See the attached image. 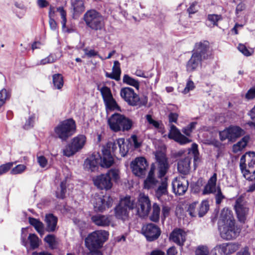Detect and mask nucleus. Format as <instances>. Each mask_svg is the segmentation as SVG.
I'll list each match as a JSON object with an SVG mask.
<instances>
[{"label": "nucleus", "mask_w": 255, "mask_h": 255, "mask_svg": "<svg viewBox=\"0 0 255 255\" xmlns=\"http://www.w3.org/2000/svg\"><path fill=\"white\" fill-rule=\"evenodd\" d=\"M218 224L221 237L223 239L230 240L239 236L240 230L235 226L233 214L228 208L222 210Z\"/></svg>", "instance_id": "f257e3e1"}, {"label": "nucleus", "mask_w": 255, "mask_h": 255, "mask_svg": "<svg viewBox=\"0 0 255 255\" xmlns=\"http://www.w3.org/2000/svg\"><path fill=\"white\" fill-rule=\"evenodd\" d=\"M109 233L104 230H98L92 232L85 239V245L91 251L92 255H102L97 250L101 248L105 242L108 239Z\"/></svg>", "instance_id": "f03ea898"}, {"label": "nucleus", "mask_w": 255, "mask_h": 255, "mask_svg": "<svg viewBox=\"0 0 255 255\" xmlns=\"http://www.w3.org/2000/svg\"><path fill=\"white\" fill-rule=\"evenodd\" d=\"M120 95L129 106L135 107L136 109H143L147 107L148 98L145 95L139 96L134 92L130 87H125L121 89Z\"/></svg>", "instance_id": "7ed1b4c3"}, {"label": "nucleus", "mask_w": 255, "mask_h": 255, "mask_svg": "<svg viewBox=\"0 0 255 255\" xmlns=\"http://www.w3.org/2000/svg\"><path fill=\"white\" fill-rule=\"evenodd\" d=\"M240 167L246 179L253 180L255 179V152H248L242 155Z\"/></svg>", "instance_id": "20e7f679"}, {"label": "nucleus", "mask_w": 255, "mask_h": 255, "mask_svg": "<svg viewBox=\"0 0 255 255\" xmlns=\"http://www.w3.org/2000/svg\"><path fill=\"white\" fill-rule=\"evenodd\" d=\"M83 19L86 26L92 30L100 31L105 27L104 16L100 12L94 9L88 10L84 14Z\"/></svg>", "instance_id": "39448f33"}, {"label": "nucleus", "mask_w": 255, "mask_h": 255, "mask_svg": "<svg viewBox=\"0 0 255 255\" xmlns=\"http://www.w3.org/2000/svg\"><path fill=\"white\" fill-rule=\"evenodd\" d=\"M75 122L69 119L60 122L54 128L56 136L62 141H66L76 131Z\"/></svg>", "instance_id": "423d86ee"}, {"label": "nucleus", "mask_w": 255, "mask_h": 255, "mask_svg": "<svg viewBox=\"0 0 255 255\" xmlns=\"http://www.w3.org/2000/svg\"><path fill=\"white\" fill-rule=\"evenodd\" d=\"M108 122L110 128L115 132L128 130L132 126L131 121L118 113H115L109 118Z\"/></svg>", "instance_id": "0eeeda50"}, {"label": "nucleus", "mask_w": 255, "mask_h": 255, "mask_svg": "<svg viewBox=\"0 0 255 255\" xmlns=\"http://www.w3.org/2000/svg\"><path fill=\"white\" fill-rule=\"evenodd\" d=\"M91 202L95 211L103 212L112 206L113 199L102 193H96L92 195Z\"/></svg>", "instance_id": "6e6552de"}, {"label": "nucleus", "mask_w": 255, "mask_h": 255, "mask_svg": "<svg viewBox=\"0 0 255 255\" xmlns=\"http://www.w3.org/2000/svg\"><path fill=\"white\" fill-rule=\"evenodd\" d=\"M86 143V137L83 134H79L73 138L70 144L63 150V154L70 157L81 150Z\"/></svg>", "instance_id": "1a4fd4ad"}, {"label": "nucleus", "mask_w": 255, "mask_h": 255, "mask_svg": "<svg viewBox=\"0 0 255 255\" xmlns=\"http://www.w3.org/2000/svg\"><path fill=\"white\" fill-rule=\"evenodd\" d=\"M188 155L180 160L178 163V170L179 172L187 174L190 169V163L192 157L195 160L198 154V145L193 143L191 148L188 149Z\"/></svg>", "instance_id": "9d476101"}, {"label": "nucleus", "mask_w": 255, "mask_h": 255, "mask_svg": "<svg viewBox=\"0 0 255 255\" xmlns=\"http://www.w3.org/2000/svg\"><path fill=\"white\" fill-rule=\"evenodd\" d=\"M134 206V203L130 197L122 199L115 209L116 217L118 219L125 220L128 217V211L132 209Z\"/></svg>", "instance_id": "9b49d317"}, {"label": "nucleus", "mask_w": 255, "mask_h": 255, "mask_svg": "<svg viewBox=\"0 0 255 255\" xmlns=\"http://www.w3.org/2000/svg\"><path fill=\"white\" fill-rule=\"evenodd\" d=\"M117 140L114 142H110L107 147L102 149V157H101V166L103 167L109 168L114 163V159L111 154V151L114 153L118 148L116 144Z\"/></svg>", "instance_id": "f8f14e48"}, {"label": "nucleus", "mask_w": 255, "mask_h": 255, "mask_svg": "<svg viewBox=\"0 0 255 255\" xmlns=\"http://www.w3.org/2000/svg\"><path fill=\"white\" fill-rule=\"evenodd\" d=\"M240 248L236 243H224L216 245L210 252L209 255H230Z\"/></svg>", "instance_id": "ddd939ff"}, {"label": "nucleus", "mask_w": 255, "mask_h": 255, "mask_svg": "<svg viewBox=\"0 0 255 255\" xmlns=\"http://www.w3.org/2000/svg\"><path fill=\"white\" fill-rule=\"evenodd\" d=\"M245 134V130L238 126H230L219 133L221 140L228 139L230 141H235L237 138Z\"/></svg>", "instance_id": "4468645a"}, {"label": "nucleus", "mask_w": 255, "mask_h": 255, "mask_svg": "<svg viewBox=\"0 0 255 255\" xmlns=\"http://www.w3.org/2000/svg\"><path fill=\"white\" fill-rule=\"evenodd\" d=\"M192 52L199 56L203 60L210 59L212 56V51L210 50L209 42L206 40L196 43Z\"/></svg>", "instance_id": "2eb2a0df"}, {"label": "nucleus", "mask_w": 255, "mask_h": 255, "mask_svg": "<svg viewBox=\"0 0 255 255\" xmlns=\"http://www.w3.org/2000/svg\"><path fill=\"white\" fill-rule=\"evenodd\" d=\"M151 209L149 198L143 193H140L138 197V204L136 208L137 214L141 218L147 216Z\"/></svg>", "instance_id": "dca6fc26"}, {"label": "nucleus", "mask_w": 255, "mask_h": 255, "mask_svg": "<svg viewBox=\"0 0 255 255\" xmlns=\"http://www.w3.org/2000/svg\"><path fill=\"white\" fill-rule=\"evenodd\" d=\"M130 166L133 173L137 176L141 177L145 174L148 164L145 158L139 157L131 162Z\"/></svg>", "instance_id": "f3484780"}, {"label": "nucleus", "mask_w": 255, "mask_h": 255, "mask_svg": "<svg viewBox=\"0 0 255 255\" xmlns=\"http://www.w3.org/2000/svg\"><path fill=\"white\" fill-rule=\"evenodd\" d=\"M234 207L239 220L244 223L248 213V207L244 197L241 196L237 199Z\"/></svg>", "instance_id": "a211bd4d"}, {"label": "nucleus", "mask_w": 255, "mask_h": 255, "mask_svg": "<svg viewBox=\"0 0 255 255\" xmlns=\"http://www.w3.org/2000/svg\"><path fill=\"white\" fill-rule=\"evenodd\" d=\"M188 185V181L185 177L175 178L172 182L173 192L176 195H182L187 191Z\"/></svg>", "instance_id": "6ab92c4d"}, {"label": "nucleus", "mask_w": 255, "mask_h": 255, "mask_svg": "<svg viewBox=\"0 0 255 255\" xmlns=\"http://www.w3.org/2000/svg\"><path fill=\"white\" fill-rule=\"evenodd\" d=\"M142 232L147 240L149 242L157 239L160 235V229L152 223L144 226L142 228Z\"/></svg>", "instance_id": "aec40b11"}, {"label": "nucleus", "mask_w": 255, "mask_h": 255, "mask_svg": "<svg viewBox=\"0 0 255 255\" xmlns=\"http://www.w3.org/2000/svg\"><path fill=\"white\" fill-rule=\"evenodd\" d=\"M168 137L174 139L180 144H185L191 141L190 139L181 134L180 130L173 125L170 126Z\"/></svg>", "instance_id": "412c9836"}, {"label": "nucleus", "mask_w": 255, "mask_h": 255, "mask_svg": "<svg viewBox=\"0 0 255 255\" xmlns=\"http://www.w3.org/2000/svg\"><path fill=\"white\" fill-rule=\"evenodd\" d=\"M93 181L95 185L101 189L107 190L110 189L113 186L111 177H109L106 173L97 176Z\"/></svg>", "instance_id": "4be33fe9"}, {"label": "nucleus", "mask_w": 255, "mask_h": 255, "mask_svg": "<svg viewBox=\"0 0 255 255\" xmlns=\"http://www.w3.org/2000/svg\"><path fill=\"white\" fill-rule=\"evenodd\" d=\"M217 180V174L215 173L210 178L207 183L205 185L202 194L208 195L216 193L218 187L216 184Z\"/></svg>", "instance_id": "5701e85b"}, {"label": "nucleus", "mask_w": 255, "mask_h": 255, "mask_svg": "<svg viewBox=\"0 0 255 255\" xmlns=\"http://www.w3.org/2000/svg\"><path fill=\"white\" fill-rule=\"evenodd\" d=\"M100 155H92L88 157L85 161L84 164V168L91 171L96 170L98 165H101V157Z\"/></svg>", "instance_id": "b1692460"}, {"label": "nucleus", "mask_w": 255, "mask_h": 255, "mask_svg": "<svg viewBox=\"0 0 255 255\" xmlns=\"http://www.w3.org/2000/svg\"><path fill=\"white\" fill-rule=\"evenodd\" d=\"M186 233L181 229H175L170 236V239L177 245L182 246L186 240Z\"/></svg>", "instance_id": "393cba45"}, {"label": "nucleus", "mask_w": 255, "mask_h": 255, "mask_svg": "<svg viewBox=\"0 0 255 255\" xmlns=\"http://www.w3.org/2000/svg\"><path fill=\"white\" fill-rule=\"evenodd\" d=\"M91 219L92 222L98 226H109L112 223V216L110 215L97 214L93 216Z\"/></svg>", "instance_id": "a878e982"}, {"label": "nucleus", "mask_w": 255, "mask_h": 255, "mask_svg": "<svg viewBox=\"0 0 255 255\" xmlns=\"http://www.w3.org/2000/svg\"><path fill=\"white\" fill-rule=\"evenodd\" d=\"M156 158L158 163V176L160 178L164 177L168 169V164L165 156L161 154L160 156L156 155Z\"/></svg>", "instance_id": "bb28decb"}, {"label": "nucleus", "mask_w": 255, "mask_h": 255, "mask_svg": "<svg viewBox=\"0 0 255 255\" xmlns=\"http://www.w3.org/2000/svg\"><path fill=\"white\" fill-rule=\"evenodd\" d=\"M202 61V59L192 52L191 58L186 64L187 71L189 72L194 71L201 65Z\"/></svg>", "instance_id": "cd10ccee"}, {"label": "nucleus", "mask_w": 255, "mask_h": 255, "mask_svg": "<svg viewBox=\"0 0 255 255\" xmlns=\"http://www.w3.org/2000/svg\"><path fill=\"white\" fill-rule=\"evenodd\" d=\"M57 11L59 12L60 13L61 17L62 19V29L63 32L70 33L74 32V29L72 27H69L66 26V12L62 6H60L57 8Z\"/></svg>", "instance_id": "c85d7f7f"}, {"label": "nucleus", "mask_w": 255, "mask_h": 255, "mask_svg": "<svg viewBox=\"0 0 255 255\" xmlns=\"http://www.w3.org/2000/svg\"><path fill=\"white\" fill-rule=\"evenodd\" d=\"M167 178L166 177L161 178L159 186L155 190V195L158 199L162 195L167 194Z\"/></svg>", "instance_id": "c756f323"}, {"label": "nucleus", "mask_w": 255, "mask_h": 255, "mask_svg": "<svg viewBox=\"0 0 255 255\" xmlns=\"http://www.w3.org/2000/svg\"><path fill=\"white\" fill-rule=\"evenodd\" d=\"M158 181L153 177V172L151 170L148 175L144 182V187L145 189H150L155 188L157 186Z\"/></svg>", "instance_id": "7c9ffc66"}, {"label": "nucleus", "mask_w": 255, "mask_h": 255, "mask_svg": "<svg viewBox=\"0 0 255 255\" xmlns=\"http://www.w3.org/2000/svg\"><path fill=\"white\" fill-rule=\"evenodd\" d=\"M45 221L47 225V230L48 231H54L56 227L57 218L53 214L46 215Z\"/></svg>", "instance_id": "2f4dec72"}, {"label": "nucleus", "mask_w": 255, "mask_h": 255, "mask_svg": "<svg viewBox=\"0 0 255 255\" xmlns=\"http://www.w3.org/2000/svg\"><path fill=\"white\" fill-rule=\"evenodd\" d=\"M146 118L148 124L152 126L158 132L162 134L165 132V128L162 122L154 120L149 115H146Z\"/></svg>", "instance_id": "473e14b6"}, {"label": "nucleus", "mask_w": 255, "mask_h": 255, "mask_svg": "<svg viewBox=\"0 0 255 255\" xmlns=\"http://www.w3.org/2000/svg\"><path fill=\"white\" fill-rule=\"evenodd\" d=\"M250 136L247 135L244 136L239 142L234 144L233 146V151L234 153H237L242 150L247 145L249 140Z\"/></svg>", "instance_id": "72a5a7b5"}, {"label": "nucleus", "mask_w": 255, "mask_h": 255, "mask_svg": "<svg viewBox=\"0 0 255 255\" xmlns=\"http://www.w3.org/2000/svg\"><path fill=\"white\" fill-rule=\"evenodd\" d=\"M97 90L101 92L104 102H108L109 99L113 97L111 89L106 86L102 87L98 86Z\"/></svg>", "instance_id": "f704fd0d"}, {"label": "nucleus", "mask_w": 255, "mask_h": 255, "mask_svg": "<svg viewBox=\"0 0 255 255\" xmlns=\"http://www.w3.org/2000/svg\"><path fill=\"white\" fill-rule=\"evenodd\" d=\"M29 222L41 236L44 234L43 225L41 222L36 219L29 218Z\"/></svg>", "instance_id": "c9c22d12"}, {"label": "nucleus", "mask_w": 255, "mask_h": 255, "mask_svg": "<svg viewBox=\"0 0 255 255\" xmlns=\"http://www.w3.org/2000/svg\"><path fill=\"white\" fill-rule=\"evenodd\" d=\"M29 222L41 236L44 234L43 225L41 222L36 219L29 218Z\"/></svg>", "instance_id": "e433bc0d"}, {"label": "nucleus", "mask_w": 255, "mask_h": 255, "mask_svg": "<svg viewBox=\"0 0 255 255\" xmlns=\"http://www.w3.org/2000/svg\"><path fill=\"white\" fill-rule=\"evenodd\" d=\"M52 81L55 89H61L64 84L63 77L60 74H55L52 76Z\"/></svg>", "instance_id": "4c0bfd02"}, {"label": "nucleus", "mask_w": 255, "mask_h": 255, "mask_svg": "<svg viewBox=\"0 0 255 255\" xmlns=\"http://www.w3.org/2000/svg\"><path fill=\"white\" fill-rule=\"evenodd\" d=\"M72 6L74 10V14H78L83 12L85 9L84 3L83 0H74Z\"/></svg>", "instance_id": "58836bf2"}, {"label": "nucleus", "mask_w": 255, "mask_h": 255, "mask_svg": "<svg viewBox=\"0 0 255 255\" xmlns=\"http://www.w3.org/2000/svg\"><path fill=\"white\" fill-rule=\"evenodd\" d=\"M104 102L107 110H109L111 111L116 110L119 112H121V109L120 107L118 105L117 102L113 97H112L111 99H109L108 102Z\"/></svg>", "instance_id": "ea45409f"}, {"label": "nucleus", "mask_w": 255, "mask_h": 255, "mask_svg": "<svg viewBox=\"0 0 255 255\" xmlns=\"http://www.w3.org/2000/svg\"><path fill=\"white\" fill-rule=\"evenodd\" d=\"M116 144H118L121 155L125 156L128 151V146L125 143V139L123 138H119L117 140Z\"/></svg>", "instance_id": "a19ab883"}, {"label": "nucleus", "mask_w": 255, "mask_h": 255, "mask_svg": "<svg viewBox=\"0 0 255 255\" xmlns=\"http://www.w3.org/2000/svg\"><path fill=\"white\" fill-rule=\"evenodd\" d=\"M123 83L127 85L131 86L135 88L137 90L139 89V83L138 81L133 78L130 77L128 75H124L123 78Z\"/></svg>", "instance_id": "79ce46f5"}, {"label": "nucleus", "mask_w": 255, "mask_h": 255, "mask_svg": "<svg viewBox=\"0 0 255 255\" xmlns=\"http://www.w3.org/2000/svg\"><path fill=\"white\" fill-rule=\"evenodd\" d=\"M208 20L211 22L209 24H207L208 27H212L215 26H218V22L222 19V16L220 14H210L208 15Z\"/></svg>", "instance_id": "37998d69"}, {"label": "nucleus", "mask_w": 255, "mask_h": 255, "mask_svg": "<svg viewBox=\"0 0 255 255\" xmlns=\"http://www.w3.org/2000/svg\"><path fill=\"white\" fill-rule=\"evenodd\" d=\"M199 210L198 215L199 217L204 216L209 210V205L207 200H203L200 204H199Z\"/></svg>", "instance_id": "c03bdc74"}, {"label": "nucleus", "mask_w": 255, "mask_h": 255, "mask_svg": "<svg viewBox=\"0 0 255 255\" xmlns=\"http://www.w3.org/2000/svg\"><path fill=\"white\" fill-rule=\"evenodd\" d=\"M10 93L5 88L0 91V109L5 104L6 101L10 98Z\"/></svg>", "instance_id": "a18cd8bd"}, {"label": "nucleus", "mask_w": 255, "mask_h": 255, "mask_svg": "<svg viewBox=\"0 0 255 255\" xmlns=\"http://www.w3.org/2000/svg\"><path fill=\"white\" fill-rule=\"evenodd\" d=\"M152 208L153 211L151 215L150 216V219L153 222H156L159 219L160 208L157 203H154Z\"/></svg>", "instance_id": "49530a36"}, {"label": "nucleus", "mask_w": 255, "mask_h": 255, "mask_svg": "<svg viewBox=\"0 0 255 255\" xmlns=\"http://www.w3.org/2000/svg\"><path fill=\"white\" fill-rule=\"evenodd\" d=\"M30 246L32 249H35L38 247L39 245V239L37 236L34 234H30L28 236Z\"/></svg>", "instance_id": "de8ad7c7"}, {"label": "nucleus", "mask_w": 255, "mask_h": 255, "mask_svg": "<svg viewBox=\"0 0 255 255\" xmlns=\"http://www.w3.org/2000/svg\"><path fill=\"white\" fill-rule=\"evenodd\" d=\"M198 206L199 203L198 202H194L189 205L188 211L191 217H196L198 215Z\"/></svg>", "instance_id": "09e8293b"}, {"label": "nucleus", "mask_w": 255, "mask_h": 255, "mask_svg": "<svg viewBox=\"0 0 255 255\" xmlns=\"http://www.w3.org/2000/svg\"><path fill=\"white\" fill-rule=\"evenodd\" d=\"M106 174L111 177V180L112 179L114 181L117 182L120 178V171L118 169H111Z\"/></svg>", "instance_id": "8fccbe9b"}, {"label": "nucleus", "mask_w": 255, "mask_h": 255, "mask_svg": "<svg viewBox=\"0 0 255 255\" xmlns=\"http://www.w3.org/2000/svg\"><path fill=\"white\" fill-rule=\"evenodd\" d=\"M66 184L65 181H63L60 184L59 189H58L56 194L57 198L63 199L64 198L66 193Z\"/></svg>", "instance_id": "3c124183"}, {"label": "nucleus", "mask_w": 255, "mask_h": 255, "mask_svg": "<svg viewBox=\"0 0 255 255\" xmlns=\"http://www.w3.org/2000/svg\"><path fill=\"white\" fill-rule=\"evenodd\" d=\"M197 122H193L189 124L187 126L183 128L182 132L187 136H190L193 130L195 129Z\"/></svg>", "instance_id": "603ef678"}, {"label": "nucleus", "mask_w": 255, "mask_h": 255, "mask_svg": "<svg viewBox=\"0 0 255 255\" xmlns=\"http://www.w3.org/2000/svg\"><path fill=\"white\" fill-rule=\"evenodd\" d=\"M112 72L116 76L119 80L120 79L121 74V70L120 68V63L118 61H115L114 66L112 68Z\"/></svg>", "instance_id": "864d4df0"}, {"label": "nucleus", "mask_w": 255, "mask_h": 255, "mask_svg": "<svg viewBox=\"0 0 255 255\" xmlns=\"http://www.w3.org/2000/svg\"><path fill=\"white\" fill-rule=\"evenodd\" d=\"M84 51L85 52V54L88 58H92V57H94L95 56H98L102 60H104V59L101 55H100L99 54L98 52L95 51L94 49H91L90 50H88L87 48H85L84 49Z\"/></svg>", "instance_id": "5fc2aeb1"}, {"label": "nucleus", "mask_w": 255, "mask_h": 255, "mask_svg": "<svg viewBox=\"0 0 255 255\" xmlns=\"http://www.w3.org/2000/svg\"><path fill=\"white\" fill-rule=\"evenodd\" d=\"M245 98L247 101L255 99V86L252 87L248 90L245 95Z\"/></svg>", "instance_id": "6e6d98bb"}, {"label": "nucleus", "mask_w": 255, "mask_h": 255, "mask_svg": "<svg viewBox=\"0 0 255 255\" xmlns=\"http://www.w3.org/2000/svg\"><path fill=\"white\" fill-rule=\"evenodd\" d=\"M215 194L216 203L217 204L219 205L222 200L225 198V196L223 195L221 188L219 186L217 187V190Z\"/></svg>", "instance_id": "4d7b16f0"}, {"label": "nucleus", "mask_w": 255, "mask_h": 255, "mask_svg": "<svg viewBox=\"0 0 255 255\" xmlns=\"http://www.w3.org/2000/svg\"><path fill=\"white\" fill-rule=\"evenodd\" d=\"M34 118L35 117L33 114L29 115L28 117V120H26L25 124L23 126V128L25 129H28L32 128Z\"/></svg>", "instance_id": "13d9d810"}, {"label": "nucleus", "mask_w": 255, "mask_h": 255, "mask_svg": "<svg viewBox=\"0 0 255 255\" xmlns=\"http://www.w3.org/2000/svg\"><path fill=\"white\" fill-rule=\"evenodd\" d=\"M238 50L246 56L252 55L253 52L250 51L246 46L243 44H239L238 47Z\"/></svg>", "instance_id": "bf43d9fd"}, {"label": "nucleus", "mask_w": 255, "mask_h": 255, "mask_svg": "<svg viewBox=\"0 0 255 255\" xmlns=\"http://www.w3.org/2000/svg\"><path fill=\"white\" fill-rule=\"evenodd\" d=\"M26 169V166L23 164H19L14 167L11 171L12 174H20Z\"/></svg>", "instance_id": "052dcab7"}, {"label": "nucleus", "mask_w": 255, "mask_h": 255, "mask_svg": "<svg viewBox=\"0 0 255 255\" xmlns=\"http://www.w3.org/2000/svg\"><path fill=\"white\" fill-rule=\"evenodd\" d=\"M196 255H208L209 251L207 247H199L196 250Z\"/></svg>", "instance_id": "680f3d73"}, {"label": "nucleus", "mask_w": 255, "mask_h": 255, "mask_svg": "<svg viewBox=\"0 0 255 255\" xmlns=\"http://www.w3.org/2000/svg\"><path fill=\"white\" fill-rule=\"evenodd\" d=\"M12 166V163H7L0 166V176L6 173Z\"/></svg>", "instance_id": "e2e57ef3"}, {"label": "nucleus", "mask_w": 255, "mask_h": 255, "mask_svg": "<svg viewBox=\"0 0 255 255\" xmlns=\"http://www.w3.org/2000/svg\"><path fill=\"white\" fill-rule=\"evenodd\" d=\"M55 61V59L54 58L53 56L52 55H49L48 56L41 60L40 62V64L41 65H45L48 63H52Z\"/></svg>", "instance_id": "0e129e2a"}, {"label": "nucleus", "mask_w": 255, "mask_h": 255, "mask_svg": "<svg viewBox=\"0 0 255 255\" xmlns=\"http://www.w3.org/2000/svg\"><path fill=\"white\" fill-rule=\"evenodd\" d=\"M37 162L41 167L44 168L47 165L48 161L47 159L44 156H39L37 157Z\"/></svg>", "instance_id": "69168bd1"}, {"label": "nucleus", "mask_w": 255, "mask_h": 255, "mask_svg": "<svg viewBox=\"0 0 255 255\" xmlns=\"http://www.w3.org/2000/svg\"><path fill=\"white\" fill-rule=\"evenodd\" d=\"M203 185V180L199 179L193 187V190L194 192L198 193Z\"/></svg>", "instance_id": "338daca9"}, {"label": "nucleus", "mask_w": 255, "mask_h": 255, "mask_svg": "<svg viewBox=\"0 0 255 255\" xmlns=\"http://www.w3.org/2000/svg\"><path fill=\"white\" fill-rule=\"evenodd\" d=\"M178 115L177 113H170L168 115V120L170 126L172 125L173 123H176Z\"/></svg>", "instance_id": "774afa93"}]
</instances>
